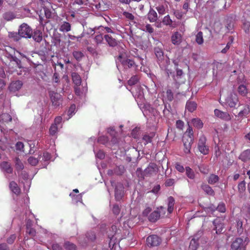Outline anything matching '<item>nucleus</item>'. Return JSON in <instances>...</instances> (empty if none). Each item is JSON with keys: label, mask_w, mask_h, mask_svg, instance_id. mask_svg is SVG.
Returning a JSON list of instances; mask_svg holds the SVG:
<instances>
[{"label": "nucleus", "mask_w": 250, "mask_h": 250, "mask_svg": "<svg viewBox=\"0 0 250 250\" xmlns=\"http://www.w3.org/2000/svg\"><path fill=\"white\" fill-rule=\"evenodd\" d=\"M120 230L117 229V227L115 225H113L110 229L108 236L110 239L108 245L109 248L110 249H112L113 248L114 245L117 241V240L120 238Z\"/></svg>", "instance_id": "nucleus-1"}, {"label": "nucleus", "mask_w": 250, "mask_h": 250, "mask_svg": "<svg viewBox=\"0 0 250 250\" xmlns=\"http://www.w3.org/2000/svg\"><path fill=\"white\" fill-rule=\"evenodd\" d=\"M18 33L21 37L31 38L33 34L32 29L26 23H22L20 27Z\"/></svg>", "instance_id": "nucleus-2"}, {"label": "nucleus", "mask_w": 250, "mask_h": 250, "mask_svg": "<svg viewBox=\"0 0 250 250\" xmlns=\"http://www.w3.org/2000/svg\"><path fill=\"white\" fill-rule=\"evenodd\" d=\"M233 250H245L246 244L241 238H236L231 244Z\"/></svg>", "instance_id": "nucleus-3"}, {"label": "nucleus", "mask_w": 250, "mask_h": 250, "mask_svg": "<svg viewBox=\"0 0 250 250\" xmlns=\"http://www.w3.org/2000/svg\"><path fill=\"white\" fill-rule=\"evenodd\" d=\"M161 242V239L156 235H150L146 239L147 245L150 247L157 246Z\"/></svg>", "instance_id": "nucleus-4"}, {"label": "nucleus", "mask_w": 250, "mask_h": 250, "mask_svg": "<svg viewBox=\"0 0 250 250\" xmlns=\"http://www.w3.org/2000/svg\"><path fill=\"white\" fill-rule=\"evenodd\" d=\"M206 138L202 136L200 138L198 143V149L201 153L206 155L208 153V146L206 145Z\"/></svg>", "instance_id": "nucleus-5"}, {"label": "nucleus", "mask_w": 250, "mask_h": 250, "mask_svg": "<svg viewBox=\"0 0 250 250\" xmlns=\"http://www.w3.org/2000/svg\"><path fill=\"white\" fill-rule=\"evenodd\" d=\"M203 231L201 230L199 231L191 239L189 246V250H196L198 246V241L199 237L202 235Z\"/></svg>", "instance_id": "nucleus-6"}, {"label": "nucleus", "mask_w": 250, "mask_h": 250, "mask_svg": "<svg viewBox=\"0 0 250 250\" xmlns=\"http://www.w3.org/2000/svg\"><path fill=\"white\" fill-rule=\"evenodd\" d=\"M238 99L235 93H230L226 99V103L230 107H234L237 104Z\"/></svg>", "instance_id": "nucleus-7"}, {"label": "nucleus", "mask_w": 250, "mask_h": 250, "mask_svg": "<svg viewBox=\"0 0 250 250\" xmlns=\"http://www.w3.org/2000/svg\"><path fill=\"white\" fill-rule=\"evenodd\" d=\"M123 55H121L118 58V61L120 62L122 64L125 66H127L128 68L132 67H137V65L135 64L133 60L130 59H123Z\"/></svg>", "instance_id": "nucleus-8"}, {"label": "nucleus", "mask_w": 250, "mask_h": 250, "mask_svg": "<svg viewBox=\"0 0 250 250\" xmlns=\"http://www.w3.org/2000/svg\"><path fill=\"white\" fill-rule=\"evenodd\" d=\"M214 112L215 115L218 118L227 121L231 120L230 116L228 112H223L217 109H215Z\"/></svg>", "instance_id": "nucleus-9"}, {"label": "nucleus", "mask_w": 250, "mask_h": 250, "mask_svg": "<svg viewBox=\"0 0 250 250\" xmlns=\"http://www.w3.org/2000/svg\"><path fill=\"white\" fill-rule=\"evenodd\" d=\"M164 208L161 207L158 210H154L151 212L148 217V220L152 222H155L157 221L160 217L161 210H163Z\"/></svg>", "instance_id": "nucleus-10"}, {"label": "nucleus", "mask_w": 250, "mask_h": 250, "mask_svg": "<svg viewBox=\"0 0 250 250\" xmlns=\"http://www.w3.org/2000/svg\"><path fill=\"white\" fill-rule=\"evenodd\" d=\"M171 40L173 44L179 45L182 41V36L179 32H175L171 35Z\"/></svg>", "instance_id": "nucleus-11"}, {"label": "nucleus", "mask_w": 250, "mask_h": 250, "mask_svg": "<svg viewBox=\"0 0 250 250\" xmlns=\"http://www.w3.org/2000/svg\"><path fill=\"white\" fill-rule=\"evenodd\" d=\"M213 224L215 227L216 234L222 233L224 228V225L221 222L220 219L216 218L213 221Z\"/></svg>", "instance_id": "nucleus-12"}, {"label": "nucleus", "mask_w": 250, "mask_h": 250, "mask_svg": "<svg viewBox=\"0 0 250 250\" xmlns=\"http://www.w3.org/2000/svg\"><path fill=\"white\" fill-rule=\"evenodd\" d=\"M51 99L53 104L55 106H58L61 104V96L57 93L51 94Z\"/></svg>", "instance_id": "nucleus-13"}, {"label": "nucleus", "mask_w": 250, "mask_h": 250, "mask_svg": "<svg viewBox=\"0 0 250 250\" xmlns=\"http://www.w3.org/2000/svg\"><path fill=\"white\" fill-rule=\"evenodd\" d=\"M22 86V83L21 81H17L12 83L9 86L11 91L15 92L19 90Z\"/></svg>", "instance_id": "nucleus-14"}, {"label": "nucleus", "mask_w": 250, "mask_h": 250, "mask_svg": "<svg viewBox=\"0 0 250 250\" xmlns=\"http://www.w3.org/2000/svg\"><path fill=\"white\" fill-rule=\"evenodd\" d=\"M147 18L151 22H155L158 19V15L156 12L151 7H150L147 14Z\"/></svg>", "instance_id": "nucleus-15"}, {"label": "nucleus", "mask_w": 250, "mask_h": 250, "mask_svg": "<svg viewBox=\"0 0 250 250\" xmlns=\"http://www.w3.org/2000/svg\"><path fill=\"white\" fill-rule=\"evenodd\" d=\"M2 18L5 21H9L16 18V15L14 12L8 11L2 14Z\"/></svg>", "instance_id": "nucleus-16"}, {"label": "nucleus", "mask_w": 250, "mask_h": 250, "mask_svg": "<svg viewBox=\"0 0 250 250\" xmlns=\"http://www.w3.org/2000/svg\"><path fill=\"white\" fill-rule=\"evenodd\" d=\"M1 170L6 173H11L13 172V168L10 164L6 162H3L0 165Z\"/></svg>", "instance_id": "nucleus-17"}, {"label": "nucleus", "mask_w": 250, "mask_h": 250, "mask_svg": "<svg viewBox=\"0 0 250 250\" xmlns=\"http://www.w3.org/2000/svg\"><path fill=\"white\" fill-rule=\"evenodd\" d=\"M123 186L122 185H119L115 188V196L117 200L121 199L123 195Z\"/></svg>", "instance_id": "nucleus-18"}, {"label": "nucleus", "mask_w": 250, "mask_h": 250, "mask_svg": "<svg viewBox=\"0 0 250 250\" xmlns=\"http://www.w3.org/2000/svg\"><path fill=\"white\" fill-rule=\"evenodd\" d=\"M239 158L243 162L250 160V149H248L241 153Z\"/></svg>", "instance_id": "nucleus-19"}, {"label": "nucleus", "mask_w": 250, "mask_h": 250, "mask_svg": "<svg viewBox=\"0 0 250 250\" xmlns=\"http://www.w3.org/2000/svg\"><path fill=\"white\" fill-rule=\"evenodd\" d=\"M104 39L110 46L114 47L118 44L116 40L109 35H105Z\"/></svg>", "instance_id": "nucleus-20"}, {"label": "nucleus", "mask_w": 250, "mask_h": 250, "mask_svg": "<svg viewBox=\"0 0 250 250\" xmlns=\"http://www.w3.org/2000/svg\"><path fill=\"white\" fill-rule=\"evenodd\" d=\"M59 30L63 32H67L71 30V24L66 21L62 22L60 25Z\"/></svg>", "instance_id": "nucleus-21"}, {"label": "nucleus", "mask_w": 250, "mask_h": 250, "mask_svg": "<svg viewBox=\"0 0 250 250\" xmlns=\"http://www.w3.org/2000/svg\"><path fill=\"white\" fill-rule=\"evenodd\" d=\"M32 37L34 41L38 42H40L42 39V32L39 30H36L34 31L33 35L32 34Z\"/></svg>", "instance_id": "nucleus-22"}, {"label": "nucleus", "mask_w": 250, "mask_h": 250, "mask_svg": "<svg viewBox=\"0 0 250 250\" xmlns=\"http://www.w3.org/2000/svg\"><path fill=\"white\" fill-rule=\"evenodd\" d=\"M175 204V200L174 198L170 196L167 199V211L169 213H171L174 209V205Z\"/></svg>", "instance_id": "nucleus-23"}, {"label": "nucleus", "mask_w": 250, "mask_h": 250, "mask_svg": "<svg viewBox=\"0 0 250 250\" xmlns=\"http://www.w3.org/2000/svg\"><path fill=\"white\" fill-rule=\"evenodd\" d=\"M72 78L73 82L77 86H80L82 82L80 76L77 73L74 72L72 74Z\"/></svg>", "instance_id": "nucleus-24"}, {"label": "nucleus", "mask_w": 250, "mask_h": 250, "mask_svg": "<svg viewBox=\"0 0 250 250\" xmlns=\"http://www.w3.org/2000/svg\"><path fill=\"white\" fill-rule=\"evenodd\" d=\"M9 187L11 190L16 194H19L20 193V189L17 183L15 182H11L9 184Z\"/></svg>", "instance_id": "nucleus-25"}, {"label": "nucleus", "mask_w": 250, "mask_h": 250, "mask_svg": "<svg viewBox=\"0 0 250 250\" xmlns=\"http://www.w3.org/2000/svg\"><path fill=\"white\" fill-rule=\"evenodd\" d=\"M197 107V104L194 102L188 101L187 103L186 108L190 112L194 111Z\"/></svg>", "instance_id": "nucleus-26"}, {"label": "nucleus", "mask_w": 250, "mask_h": 250, "mask_svg": "<svg viewBox=\"0 0 250 250\" xmlns=\"http://www.w3.org/2000/svg\"><path fill=\"white\" fill-rule=\"evenodd\" d=\"M162 22L164 25H168L170 27H174L173 24V21L170 19V16L167 15L164 17L162 20Z\"/></svg>", "instance_id": "nucleus-27"}, {"label": "nucleus", "mask_w": 250, "mask_h": 250, "mask_svg": "<svg viewBox=\"0 0 250 250\" xmlns=\"http://www.w3.org/2000/svg\"><path fill=\"white\" fill-rule=\"evenodd\" d=\"M154 174H156V169L152 166L148 167L144 171V174L146 176H149Z\"/></svg>", "instance_id": "nucleus-28"}, {"label": "nucleus", "mask_w": 250, "mask_h": 250, "mask_svg": "<svg viewBox=\"0 0 250 250\" xmlns=\"http://www.w3.org/2000/svg\"><path fill=\"white\" fill-rule=\"evenodd\" d=\"M191 123L193 125L197 128H201L203 126L202 121L199 118L193 119Z\"/></svg>", "instance_id": "nucleus-29"}, {"label": "nucleus", "mask_w": 250, "mask_h": 250, "mask_svg": "<svg viewBox=\"0 0 250 250\" xmlns=\"http://www.w3.org/2000/svg\"><path fill=\"white\" fill-rule=\"evenodd\" d=\"M202 189L204 191L207 193L209 195H213L214 194V192L212 188L207 185H204L202 186Z\"/></svg>", "instance_id": "nucleus-30"}, {"label": "nucleus", "mask_w": 250, "mask_h": 250, "mask_svg": "<svg viewBox=\"0 0 250 250\" xmlns=\"http://www.w3.org/2000/svg\"><path fill=\"white\" fill-rule=\"evenodd\" d=\"M15 167L18 172L19 171L22 170L24 168L23 163L18 158L15 160Z\"/></svg>", "instance_id": "nucleus-31"}, {"label": "nucleus", "mask_w": 250, "mask_h": 250, "mask_svg": "<svg viewBox=\"0 0 250 250\" xmlns=\"http://www.w3.org/2000/svg\"><path fill=\"white\" fill-rule=\"evenodd\" d=\"M219 177L215 174H211L208 179V182L209 184L213 185L219 181Z\"/></svg>", "instance_id": "nucleus-32"}, {"label": "nucleus", "mask_w": 250, "mask_h": 250, "mask_svg": "<svg viewBox=\"0 0 250 250\" xmlns=\"http://www.w3.org/2000/svg\"><path fill=\"white\" fill-rule=\"evenodd\" d=\"M196 42L199 45H201L204 42L203 33L200 31L196 35Z\"/></svg>", "instance_id": "nucleus-33"}, {"label": "nucleus", "mask_w": 250, "mask_h": 250, "mask_svg": "<svg viewBox=\"0 0 250 250\" xmlns=\"http://www.w3.org/2000/svg\"><path fill=\"white\" fill-rule=\"evenodd\" d=\"M10 61L11 63H12L13 62H15L18 68H21L22 67L21 60L17 57L11 56L10 59Z\"/></svg>", "instance_id": "nucleus-34"}, {"label": "nucleus", "mask_w": 250, "mask_h": 250, "mask_svg": "<svg viewBox=\"0 0 250 250\" xmlns=\"http://www.w3.org/2000/svg\"><path fill=\"white\" fill-rule=\"evenodd\" d=\"M239 94L243 96H245L248 93L247 89L246 86L243 84L239 85L238 88Z\"/></svg>", "instance_id": "nucleus-35"}, {"label": "nucleus", "mask_w": 250, "mask_h": 250, "mask_svg": "<svg viewBox=\"0 0 250 250\" xmlns=\"http://www.w3.org/2000/svg\"><path fill=\"white\" fill-rule=\"evenodd\" d=\"M186 174L187 176L190 179H193L195 178V175L193 170L189 167L186 168Z\"/></svg>", "instance_id": "nucleus-36"}, {"label": "nucleus", "mask_w": 250, "mask_h": 250, "mask_svg": "<svg viewBox=\"0 0 250 250\" xmlns=\"http://www.w3.org/2000/svg\"><path fill=\"white\" fill-rule=\"evenodd\" d=\"M64 247L66 250H76V246L74 244L69 242H65Z\"/></svg>", "instance_id": "nucleus-37"}, {"label": "nucleus", "mask_w": 250, "mask_h": 250, "mask_svg": "<svg viewBox=\"0 0 250 250\" xmlns=\"http://www.w3.org/2000/svg\"><path fill=\"white\" fill-rule=\"evenodd\" d=\"M76 109V106L75 104H72L70 106L68 112V116H69L68 118H66V120H68L69 118L71 117L73 115L75 114V111Z\"/></svg>", "instance_id": "nucleus-38"}, {"label": "nucleus", "mask_w": 250, "mask_h": 250, "mask_svg": "<svg viewBox=\"0 0 250 250\" xmlns=\"http://www.w3.org/2000/svg\"><path fill=\"white\" fill-rule=\"evenodd\" d=\"M183 144H192L193 143V138L188 136L187 135H184L183 137Z\"/></svg>", "instance_id": "nucleus-39"}, {"label": "nucleus", "mask_w": 250, "mask_h": 250, "mask_svg": "<svg viewBox=\"0 0 250 250\" xmlns=\"http://www.w3.org/2000/svg\"><path fill=\"white\" fill-rule=\"evenodd\" d=\"M238 191L240 193H243L246 189V183L244 181L241 182L238 185Z\"/></svg>", "instance_id": "nucleus-40"}, {"label": "nucleus", "mask_w": 250, "mask_h": 250, "mask_svg": "<svg viewBox=\"0 0 250 250\" xmlns=\"http://www.w3.org/2000/svg\"><path fill=\"white\" fill-rule=\"evenodd\" d=\"M74 57L77 60L80 61L83 56V54L80 51H75L73 52Z\"/></svg>", "instance_id": "nucleus-41"}, {"label": "nucleus", "mask_w": 250, "mask_h": 250, "mask_svg": "<svg viewBox=\"0 0 250 250\" xmlns=\"http://www.w3.org/2000/svg\"><path fill=\"white\" fill-rule=\"evenodd\" d=\"M0 118L1 120L5 122H10L12 120V117L11 116L7 113L2 114Z\"/></svg>", "instance_id": "nucleus-42"}, {"label": "nucleus", "mask_w": 250, "mask_h": 250, "mask_svg": "<svg viewBox=\"0 0 250 250\" xmlns=\"http://www.w3.org/2000/svg\"><path fill=\"white\" fill-rule=\"evenodd\" d=\"M138 81V77L137 76H132L128 81V83L129 85H133L137 83Z\"/></svg>", "instance_id": "nucleus-43"}, {"label": "nucleus", "mask_w": 250, "mask_h": 250, "mask_svg": "<svg viewBox=\"0 0 250 250\" xmlns=\"http://www.w3.org/2000/svg\"><path fill=\"white\" fill-rule=\"evenodd\" d=\"M249 107L248 106H246L243 110H241L240 112H239V113H238V116L241 117L246 116L247 115L249 114Z\"/></svg>", "instance_id": "nucleus-44"}, {"label": "nucleus", "mask_w": 250, "mask_h": 250, "mask_svg": "<svg viewBox=\"0 0 250 250\" xmlns=\"http://www.w3.org/2000/svg\"><path fill=\"white\" fill-rule=\"evenodd\" d=\"M39 162V160L37 158H36L34 157H30L28 159V162L29 164L32 166H36Z\"/></svg>", "instance_id": "nucleus-45"}, {"label": "nucleus", "mask_w": 250, "mask_h": 250, "mask_svg": "<svg viewBox=\"0 0 250 250\" xmlns=\"http://www.w3.org/2000/svg\"><path fill=\"white\" fill-rule=\"evenodd\" d=\"M216 209L220 212L224 213L226 210L225 204L223 203H219L216 208Z\"/></svg>", "instance_id": "nucleus-46"}, {"label": "nucleus", "mask_w": 250, "mask_h": 250, "mask_svg": "<svg viewBox=\"0 0 250 250\" xmlns=\"http://www.w3.org/2000/svg\"><path fill=\"white\" fill-rule=\"evenodd\" d=\"M58 131V126L56 125H52L49 128V133L51 135H54Z\"/></svg>", "instance_id": "nucleus-47"}, {"label": "nucleus", "mask_w": 250, "mask_h": 250, "mask_svg": "<svg viewBox=\"0 0 250 250\" xmlns=\"http://www.w3.org/2000/svg\"><path fill=\"white\" fill-rule=\"evenodd\" d=\"M154 134L153 133L151 134V135H145L143 136V140L145 142V144H148L151 142L152 138L154 136Z\"/></svg>", "instance_id": "nucleus-48"}, {"label": "nucleus", "mask_w": 250, "mask_h": 250, "mask_svg": "<svg viewBox=\"0 0 250 250\" xmlns=\"http://www.w3.org/2000/svg\"><path fill=\"white\" fill-rule=\"evenodd\" d=\"M103 2L102 3H99L98 4H97L95 5V7L96 9L99 10L101 11H104L107 10L108 9V7L106 6L105 8H103Z\"/></svg>", "instance_id": "nucleus-49"}, {"label": "nucleus", "mask_w": 250, "mask_h": 250, "mask_svg": "<svg viewBox=\"0 0 250 250\" xmlns=\"http://www.w3.org/2000/svg\"><path fill=\"white\" fill-rule=\"evenodd\" d=\"M156 9L159 14L164 15L165 13L166 9L163 5H159L156 7Z\"/></svg>", "instance_id": "nucleus-50"}, {"label": "nucleus", "mask_w": 250, "mask_h": 250, "mask_svg": "<svg viewBox=\"0 0 250 250\" xmlns=\"http://www.w3.org/2000/svg\"><path fill=\"white\" fill-rule=\"evenodd\" d=\"M175 181L173 179H167L166 180L165 184L167 187H170L174 185Z\"/></svg>", "instance_id": "nucleus-51"}, {"label": "nucleus", "mask_w": 250, "mask_h": 250, "mask_svg": "<svg viewBox=\"0 0 250 250\" xmlns=\"http://www.w3.org/2000/svg\"><path fill=\"white\" fill-rule=\"evenodd\" d=\"M95 41L97 44L101 43L103 41V37L102 34H99L95 36Z\"/></svg>", "instance_id": "nucleus-52"}, {"label": "nucleus", "mask_w": 250, "mask_h": 250, "mask_svg": "<svg viewBox=\"0 0 250 250\" xmlns=\"http://www.w3.org/2000/svg\"><path fill=\"white\" fill-rule=\"evenodd\" d=\"M86 237L90 240L93 241L95 239L96 236L93 232H90L87 233Z\"/></svg>", "instance_id": "nucleus-53"}, {"label": "nucleus", "mask_w": 250, "mask_h": 250, "mask_svg": "<svg viewBox=\"0 0 250 250\" xmlns=\"http://www.w3.org/2000/svg\"><path fill=\"white\" fill-rule=\"evenodd\" d=\"M144 31H146V32H148L149 33H153L154 30L153 28L152 27L151 25L149 24H147L145 26V29H144Z\"/></svg>", "instance_id": "nucleus-54"}, {"label": "nucleus", "mask_w": 250, "mask_h": 250, "mask_svg": "<svg viewBox=\"0 0 250 250\" xmlns=\"http://www.w3.org/2000/svg\"><path fill=\"white\" fill-rule=\"evenodd\" d=\"M52 80L53 83H58L60 82L59 76L57 73H54Z\"/></svg>", "instance_id": "nucleus-55"}, {"label": "nucleus", "mask_w": 250, "mask_h": 250, "mask_svg": "<svg viewBox=\"0 0 250 250\" xmlns=\"http://www.w3.org/2000/svg\"><path fill=\"white\" fill-rule=\"evenodd\" d=\"M191 144H185L184 146V152L186 153H189L190 152Z\"/></svg>", "instance_id": "nucleus-56"}, {"label": "nucleus", "mask_w": 250, "mask_h": 250, "mask_svg": "<svg viewBox=\"0 0 250 250\" xmlns=\"http://www.w3.org/2000/svg\"><path fill=\"white\" fill-rule=\"evenodd\" d=\"M29 225L27 224V232L30 234L31 236H34L35 235L36 231L34 229L29 228Z\"/></svg>", "instance_id": "nucleus-57"}, {"label": "nucleus", "mask_w": 250, "mask_h": 250, "mask_svg": "<svg viewBox=\"0 0 250 250\" xmlns=\"http://www.w3.org/2000/svg\"><path fill=\"white\" fill-rule=\"evenodd\" d=\"M123 15L126 18L130 20H132L134 18V16L131 13L127 12H124Z\"/></svg>", "instance_id": "nucleus-58"}, {"label": "nucleus", "mask_w": 250, "mask_h": 250, "mask_svg": "<svg viewBox=\"0 0 250 250\" xmlns=\"http://www.w3.org/2000/svg\"><path fill=\"white\" fill-rule=\"evenodd\" d=\"M50 159V154L48 152H44L43 154L42 160L44 161H48Z\"/></svg>", "instance_id": "nucleus-59"}, {"label": "nucleus", "mask_w": 250, "mask_h": 250, "mask_svg": "<svg viewBox=\"0 0 250 250\" xmlns=\"http://www.w3.org/2000/svg\"><path fill=\"white\" fill-rule=\"evenodd\" d=\"M167 97L169 101H172L173 100V96L171 90L168 89L167 91Z\"/></svg>", "instance_id": "nucleus-60"}, {"label": "nucleus", "mask_w": 250, "mask_h": 250, "mask_svg": "<svg viewBox=\"0 0 250 250\" xmlns=\"http://www.w3.org/2000/svg\"><path fill=\"white\" fill-rule=\"evenodd\" d=\"M95 154L96 156L100 159H103L104 158V153L102 150H99L97 153H95Z\"/></svg>", "instance_id": "nucleus-61"}, {"label": "nucleus", "mask_w": 250, "mask_h": 250, "mask_svg": "<svg viewBox=\"0 0 250 250\" xmlns=\"http://www.w3.org/2000/svg\"><path fill=\"white\" fill-rule=\"evenodd\" d=\"M184 135H187V136H189L190 137L193 138V131L192 128L191 127H189L187 129L186 132L184 134Z\"/></svg>", "instance_id": "nucleus-62"}, {"label": "nucleus", "mask_w": 250, "mask_h": 250, "mask_svg": "<svg viewBox=\"0 0 250 250\" xmlns=\"http://www.w3.org/2000/svg\"><path fill=\"white\" fill-rule=\"evenodd\" d=\"M98 142L101 144H105L108 141V139L105 136H101L99 138Z\"/></svg>", "instance_id": "nucleus-63"}, {"label": "nucleus", "mask_w": 250, "mask_h": 250, "mask_svg": "<svg viewBox=\"0 0 250 250\" xmlns=\"http://www.w3.org/2000/svg\"><path fill=\"white\" fill-rule=\"evenodd\" d=\"M155 53L157 57L161 58L163 56V51L159 48H157L155 49Z\"/></svg>", "instance_id": "nucleus-64"}]
</instances>
